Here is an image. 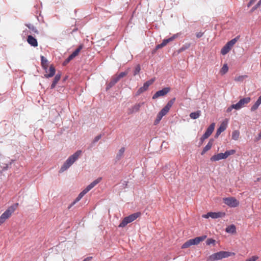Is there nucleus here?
Returning <instances> with one entry per match:
<instances>
[{"label":"nucleus","instance_id":"nucleus-1","mask_svg":"<svg viewBox=\"0 0 261 261\" xmlns=\"http://www.w3.org/2000/svg\"><path fill=\"white\" fill-rule=\"evenodd\" d=\"M81 153L82 151L79 150L70 155L61 167L59 172L62 173L68 169L76 161Z\"/></svg>","mask_w":261,"mask_h":261},{"label":"nucleus","instance_id":"nucleus-2","mask_svg":"<svg viewBox=\"0 0 261 261\" xmlns=\"http://www.w3.org/2000/svg\"><path fill=\"white\" fill-rule=\"evenodd\" d=\"M231 253L228 251H221L214 253L209 256L208 260L210 261H215L222 258H226L231 255Z\"/></svg>","mask_w":261,"mask_h":261},{"label":"nucleus","instance_id":"nucleus-3","mask_svg":"<svg viewBox=\"0 0 261 261\" xmlns=\"http://www.w3.org/2000/svg\"><path fill=\"white\" fill-rule=\"evenodd\" d=\"M206 238V236L203 235L200 237H195L194 239H191L185 243H184L181 246V248H187L192 245H196L198 244L200 242L203 241Z\"/></svg>","mask_w":261,"mask_h":261},{"label":"nucleus","instance_id":"nucleus-4","mask_svg":"<svg viewBox=\"0 0 261 261\" xmlns=\"http://www.w3.org/2000/svg\"><path fill=\"white\" fill-rule=\"evenodd\" d=\"M141 215L140 212L133 213L124 218L122 222L119 224V227H124L128 223L132 222Z\"/></svg>","mask_w":261,"mask_h":261},{"label":"nucleus","instance_id":"nucleus-5","mask_svg":"<svg viewBox=\"0 0 261 261\" xmlns=\"http://www.w3.org/2000/svg\"><path fill=\"white\" fill-rule=\"evenodd\" d=\"M18 203L8 207L0 216V226L12 215L14 212Z\"/></svg>","mask_w":261,"mask_h":261},{"label":"nucleus","instance_id":"nucleus-6","mask_svg":"<svg viewBox=\"0 0 261 261\" xmlns=\"http://www.w3.org/2000/svg\"><path fill=\"white\" fill-rule=\"evenodd\" d=\"M215 123H212L210 124V125L207 128L205 132L203 134L201 137L200 139L199 145H201L203 141L208 138L210 135L212 134L215 128Z\"/></svg>","mask_w":261,"mask_h":261},{"label":"nucleus","instance_id":"nucleus-7","mask_svg":"<svg viewBox=\"0 0 261 261\" xmlns=\"http://www.w3.org/2000/svg\"><path fill=\"white\" fill-rule=\"evenodd\" d=\"M224 203L230 207H236L239 205V201L234 197H226L223 198Z\"/></svg>","mask_w":261,"mask_h":261},{"label":"nucleus","instance_id":"nucleus-8","mask_svg":"<svg viewBox=\"0 0 261 261\" xmlns=\"http://www.w3.org/2000/svg\"><path fill=\"white\" fill-rule=\"evenodd\" d=\"M13 161H14V160H10L9 158L0 159V166L3 171L7 170Z\"/></svg>","mask_w":261,"mask_h":261},{"label":"nucleus","instance_id":"nucleus-9","mask_svg":"<svg viewBox=\"0 0 261 261\" xmlns=\"http://www.w3.org/2000/svg\"><path fill=\"white\" fill-rule=\"evenodd\" d=\"M154 81V79H152L145 82L143 86L137 90L135 95L136 96H139L140 94L146 91L149 86L153 83Z\"/></svg>","mask_w":261,"mask_h":261},{"label":"nucleus","instance_id":"nucleus-10","mask_svg":"<svg viewBox=\"0 0 261 261\" xmlns=\"http://www.w3.org/2000/svg\"><path fill=\"white\" fill-rule=\"evenodd\" d=\"M169 87H165L161 90L156 91L152 96V99H155L159 97L163 96L170 91Z\"/></svg>","mask_w":261,"mask_h":261},{"label":"nucleus","instance_id":"nucleus-11","mask_svg":"<svg viewBox=\"0 0 261 261\" xmlns=\"http://www.w3.org/2000/svg\"><path fill=\"white\" fill-rule=\"evenodd\" d=\"M88 192V191L85 188L82 191L80 192V193L78 195L74 200L68 206V208L70 209L76 203L79 201L82 198V197Z\"/></svg>","mask_w":261,"mask_h":261},{"label":"nucleus","instance_id":"nucleus-12","mask_svg":"<svg viewBox=\"0 0 261 261\" xmlns=\"http://www.w3.org/2000/svg\"><path fill=\"white\" fill-rule=\"evenodd\" d=\"M226 159V155L224 153H219L218 154H214L211 158L210 160L212 162L218 161L221 160H225Z\"/></svg>","mask_w":261,"mask_h":261},{"label":"nucleus","instance_id":"nucleus-13","mask_svg":"<svg viewBox=\"0 0 261 261\" xmlns=\"http://www.w3.org/2000/svg\"><path fill=\"white\" fill-rule=\"evenodd\" d=\"M251 100L250 97H246L241 99L237 103V106H238L239 109H241L243 107L245 104L248 103Z\"/></svg>","mask_w":261,"mask_h":261},{"label":"nucleus","instance_id":"nucleus-14","mask_svg":"<svg viewBox=\"0 0 261 261\" xmlns=\"http://www.w3.org/2000/svg\"><path fill=\"white\" fill-rule=\"evenodd\" d=\"M119 81V79H118L115 75H114L112 77V79L111 80L110 82L109 83L107 84L106 88V90L107 91L109 89L112 88Z\"/></svg>","mask_w":261,"mask_h":261},{"label":"nucleus","instance_id":"nucleus-15","mask_svg":"<svg viewBox=\"0 0 261 261\" xmlns=\"http://www.w3.org/2000/svg\"><path fill=\"white\" fill-rule=\"evenodd\" d=\"M227 124L225 122H223L220 126L217 128L216 133L215 135V138H218L219 135L224 132L226 128Z\"/></svg>","mask_w":261,"mask_h":261},{"label":"nucleus","instance_id":"nucleus-16","mask_svg":"<svg viewBox=\"0 0 261 261\" xmlns=\"http://www.w3.org/2000/svg\"><path fill=\"white\" fill-rule=\"evenodd\" d=\"M28 43L32 46L37 47L38 46L37 40L32 35H28Z\"/></svg>","mask_w":261,"mask_h":261},{"label":"nucleus","instance_id":"nucleus-17","mask_svg":"<svg viewBox=\"0 0 261 261\" xmlns=\"http://www.w3.org/2000/svg\"><path fill=\"white\" fill-rule=\"evenodd\" d=\"M209 215L210 216V217L212 218V219H217L224 217L225 216V213L224 212H210V214Z\"/></svg>","mask_w":261,"mask_h":261},{"label":"nucleus","instance_id":"nucleus-18","mask_svg":"<svg viewBox=\"0 0 261 261\" xmlns=\"http://www.w3.org/2000/svg\"><path fill=\"white\" fill-rule=\"evenodd\" d=\"M144 104V102L136 104L133 107L129 109V113L133 114L134 113L137 112L138 111H139L140 107L142 106Z\"/></svg>","mask_w":261,"mask_h":261},{"label":"nucleus","instance_id":"nucleus-19","mask_svg":"<svg viewBox=\"0 0 261 261\" xmlns=\"http://www.w3.org/2000/svg\"><path fill=\"white\" fill-rule=\"evenodd\" d=\"M102 179L101 177H98L96 179L93 181L91 182L88 186H87L85 189L88 192L92 189L94 186H95L97 184H98Z\"/></svg>","mask_w":261,"mask_h":261},{"label":"nucleus","instance_id":"nucleus-20","mask_svg":"<svg viewBox=\"0 0 261 261\" xmlns=\"http://www.w3.org/2000/svg\"><path fill=\"white\" fill-rule=\"evenodd\" d=\"M56 73V69L53 65H51L49 66V73L44 74V77L45 78H49L53 77L55 75Z\"/></svg>","mask_w":261,"mask_h":261},{"label":"nucleus","instance_id":"nucleus-21","mask_svg":"<svg viewBox=\"0 0 261 261\" xmlns=\"http://www.w3.org/2000/svg\"><path fill=\"white\" fill-rule=\"evenodd\" d=\"M47 62L48 60L44 56H41V66L44 70H45L46 72H47Z\"/></svg>","mask_w":261,"mask_h":261},{"label":"nucleus","instance_id":"nucleus-22","mask_svg":"<svg viewBox=\"0 0 261 261\" xmlns=\"http://www.w3.org/2000/svg\"><path fill=\"white\" fill-rule=\"evenodd\" d=\"M77 55L73 51L71 55H70L68 58L64 61L63 63V65H66L71 60H72L74 58L77 56Z\"/></svg>","mask_w":261,"mask_h":261},{"label":"nucleus","instance_id":"nucleus-23","mask_svg":"<svg viewBox=\"0 0 261 261\" xmlns=\"http://www.w3.org/2000/svg\"><path fill=\"white\" fill-rule=\"evenodd\" d=\"M225 231L227 233H234L236 232V227L234 224H231L226 228Z\"/></svg>","mask_w":261,"mask_h":261},{"label":"nucleus","instance_id":"nucleus-24","mask_svg":"<svg viewBox=\"0 0 261 261\" xmlns=\"http://www.w3.org/2000/svg\"><path fill=\"white\" fill-rule=\"evenodd\" d=\"M102 137V135L100 134L96 136L94 139H93V141L91 143V144L89 145V148L91 149L93 148L95 144L97 143Z\"/></svg>","mask_w":261,"mask_h":261},{"label":"nucleus","instance_id":"nucleus-25","mask_svg":"<svg viewBox=\"0 0 261 261\" xmlns=\"http://www.w3.org/2000/svg\"><path fill=\"white\" fill-rule=\"evenodd\" d=\"M125 151V148L124 147H121L118 151L116 156V160L117 161L120 160L121 158L123 156L124 152Z\"/></svg>","mask_w":261,"mask_h":261},{"label":"nucleus","instance_id":"nucleus-26","mask_svg":"<svg viewBox=\"0 0 261 261\" xmlns=\"http://www.w3.org/2000/svg\"><path fill=\"white\" fill-rule=\"evenodd\" d=\"M231 47H230L229 45H228L227 43L222 47L221 50V53L223 55H225L226 54H227L230 50L231 49Z\"/></svg>","mask_w":261,"mask_h":261},{"label":"nucleus","instance_id":"nucleus-27","mask_svg":"<svg viewBox=\"0 0 261 261\" xmlns=\"http://www.w3.org/2000/svg\"><path fill=\"white\" fill-rule=\"evenodd\" d=\"M261 104V100L257 98V100L255 101V103L251 107L250 110L251 112H254L256 110H257Z\"/></svg>","mask_w":261,"mask_h":261},{"label":"nucleus","instance_id":"nucleus-28","mask_svg":"<svg viewBox=\"0 0 261 261\" xmlns=\"http://www.w3.org/2000/svg\"><path fill=\"white\" fill-rule=\"evenodd\" d=\"M171 108L166 105L159 112V113L161 114L163 116L166 115V114L169 112L170 109Z\"/></svg>","mask_w":261,"mask_h":261},{"label":"nucleus","instance_id":"nucleus-29","mask_svg":"<svg viewBox=\"0 0 261 261\" xmlns=\"http://www.w3.org/2000/svg\"><path fill=\"white\" fill-rule=\"evenodd\" d=\"M200 111H197L196 112H192L190 114V117L191 119H196L200 116Z\"/></svg>","mask_w":261,"mask_h":261},{"label":"nucleus","instance_id":"nucleus-30","mask_svg":"<svg viewBox=\"0 0 261 261\" xmlns=\"http://www.w3.org/2000/svg\"><path fill=\"white\" fill-rule=\"evenodd\" d=\"M168 43L169 42H168V41L166 39H164L161 43H160L159 44H158L155 46V48L154 49V51L155 50H156L157 49H160V48H161L163 47L164 46L166 45L167 44V43Z\"/></svg>","mask_w":261,"mask_h":261},{"label":"nucleus","instance_id":"nucleus-31","mask_svg":"<svg viewBox=\"0 0 261 261\" xmlns=\"http://www.w3.org/2000/svg\"><path fill=\"white\" fill-rule=\"evenodd\" d=\"M25 25L28 28L29 30H31L33 32L36 33L37 34H39L38 31L36 28V27H35L33 24L31 23H27L25 24Z\"/></svg>","mask_w":261,"mask_h":261},{"label":"nucleus","instance_id":"nucleus-32","mask_svg":"<svg viewBox=\"0 0 261 261\" xmlns=\"http://www.w3.org/2000/svg\"><path fill=\"white\" fill-rule=\"evenodd\" d=\"M190 45H191V43H186L184 44L179 49L178 53H181V52L185 51V50L188 49L190 47Z\"/></svg>","mask_w":261,"mask_h":261},{"label":"nucleus","instance_id":"nucleus-33","mask_svg":"<svg viewBox=\"0 0 261 261\" xmlns=\"http://www.w3.org/2000/svg\"><path fill=\"white\" fill-rule=\"evenodd\" d=\"M214 142V139H211L206 145L203 148L206 151L209 150L212 147Z\"/></svg>","mask_w":261,"mask_h":261},{"label":"nucleus","instance_id":"nucleus-34","mask_svg":"<svg viewBox=\"0 0 261 261\" xmlns=\"http://www.w3.org/2000/svg\"><path fill=\"white\" fill-rule=\"evenodd\" d=\"M239 38V36H237L233 39L227 42L226 43L230 46V47H232V46L237 42Z\"/></svg>","mask_w":261,"mask_h":261},{"label":"nucleus","instance_id":"nucleus-35","mask_svg":"<svg viewBox=\"0 0 261 261\" xmlns=\"http://www.w3.org/2000/svg\"><path fill=\"white\" fill-rule=\"evenodd\" d=\"M239 132L238 130H234L232 133V139L234 140H237L239 137Z\"/></svg>","mask_w":261,"mask_h":261},{"label":"nucleus","instance_id":"nucleus-36","mask_svg":"<svg viewBox=\"0 0 261 261\" xmlns=\"http://www.w3.org/2000/svg\"><path fill=\"white\" fill-rule=\"evenodd\" d=\"M228 70V67L227 64L223 65V67L220 70V72L222 74H225Z\"/></svg>","mask_w":261,"mask_h":261},{"label":"nucleus","instance_id":"nucleus-37","mask_svg":"<svg viewBox=\"0 0 261 261\" xmlns=\"http://www.w3.org/2000/svg\"><path fill=\"white\" fill-rule=\"evenodd\" d=\"M236 152V150L235 149H231L229 150H226L224 153L226 155V159L231 155L234 154Z\"/></svg>","mask_w":261,"mask_h":261},{"label":"nucleus","instance_id":"nucleus-38","mask_svg":"<svg viewBox=\"0 0 261 261\" xmlns=\"http://www.w3.org/2000/svg\"><path fill=\"white\" fill-rule=\"evenodd\" d=\"M163 117V116L161 114L158 113L156 116V119L154 121V125H157L160 122V121L161 120Z\"/></svg>","mask_w":261,"mask_h":261},{"label":"nucleus","instance_id":"nucleus-39","mask_svg":"<svg viewBox=\"0 0 261 261\" xmlns=\"http://www.w3.org/2000/svg\"><path fill=\"white\" fill-rule=\"evenodd\" d=\"M261 5V0H259L258 3L254 6L250 10V12L252 13L254 12L255 10H256Z\"/></svg>","mask_w":261,"mask_h":261},{"label":"nucleus","instance_id":"nucleus-40","mask_svg":"<svg viewBox=\"0 0 261 261\" xmlns=\"http://www.w3.org/2000/svg\"><path fill=\"white\" fill-rule=\"evenodd\" d=\"M128 72L127 71H125L124 72H121L119 74L115 75L117 77L118 79H119V80H120L121 78H122L124 76H126Z\"/></svg>","mask_w":261,"mask_h":261},{"label":"nucleus","instance_id":"nucleus-41","mask_svg":"<svg viewBox=\"0 0 261 261\" xmlns=\"http://www.w3.org/2000/svg\"><path fill=\"white\" fill-rule=\"evenodd\" d=\"M61 73L58 72L55 76L54 81L53 82L57 83L60 80Z\"/></svg>","mask_w":261,"mask_h":261},{"label":"nucleus","instance_id":"nucleus-42","mask_svg":"<svg viewBox=\"0 0 261 261\" xmlns=\"http://www.w3.org/2000/svg\"><path fill=\"white\" fill-rule=\"evenodd\" d=\"M215 242H216V241L214 239L210 238V239H207V240L205 242V243L207 245H210L212 244H214Z\"/></svg>","mask_w":261,"mask_h":261},{"label":"nucleus","instance_id":"nucleus-43","mask_svg":"<svg viewBox=\"0 0 261 261\" xmlns=\"http://www.w3.org/2000/svg\"><path fill=\"white\" fill-rule=\"evenodd\" d=\"M178 36V34H176L169 37V38L166 39L168 42L173 41L176 38H177Z\"/></svg>","mask_w":261,"mask_h":261},{"label":"nucleus","instance_id":"nucleus-44","mask_svg":"<svg viewBox=\"0 0 261 261\" xmlns=\"http://www.w3.org/2000/svg\"><path fill=\"white\" fill-rule=\"evenodd\" d=\"M140 66L139 65H137L136 67H135V69L134 70V75H137L140 71Z\"/></svg>","mask_w":261,"mask_h":261},{"label":"nucleus","instance_id":"nucleus-45","mask_svg":"<svg viewBox=\"0 0 261 261\" xmlns=\"http://www.w3.org/2000/svg\"><path fill=\"white\" fill-rule=\"evenodd\" d=\"M83 48V45L81 44L77 47V48L74 51L76 54V55H78L79 53L82 49Z\"/></svg>","mask_w":261,"mask_h":261},{"label":"nucleus","instance_id":"nucleus-46","mask_svg":"<svg viewBox=\"0 0 261 261\" xmlns=\"http://www.w3.org/2000/svg\"><path fill=\"white\" fill-rule=\"evenodd\" d=\"M176 98L175 97H174L173 98H172L170 100H169L168 103H167V105L168 106H169L170 108L172 107V105H173L175 100Z\"/></svg>","mask_w":261,"mask_h":261},{"label":"nucleus","instance_id":"nucleus-47","mask_svg":"<svg viewBox=\"0 0 261 261\" xmlns=\"http://www.w3.org/2000/svg\"><path fill=\"white\" fill-rule=\"evenodd\" d=\"M258 258V257L256 255H254L246 259L245 261H256Z\"/></svg>","mask_w":261,"mask_h":261},{"label":"nucleus","instance_id":"nucleus-48","mask_svg":"<svg viewBox=\"0 0 261 261\" xmlns=\"http://www.w3.org/2000/svg\"><path fill=\"white\" fill-rule=\"evenodd\" d=\"M36 18L39 22H43V17L40 14L39 16H36Z\"/></svg>","mask_w":261,"mask_h":261},{"label":"nucleus","instance_id":"nucleus-49","mask_svg":"<svg viewBox=\"0 0 261 261\" xmlns=\"http://www.w3.org/2000/svg\"><path fill=\"white\" fill-rule=\"evenodd\" d=\"M164 174H165L164 176H165V178H166L167 179H168V178H171V179H172V176H173V178H174V176H175V175H174V173L171 174V176H169V177H168V173H166V172H165V173H164Z\"/></svg>","mask_w":261,"mask_h":261},{"label":"nucleus","instance_id":"nucleus-50","mask_svg":"<svg viewBox=\"0 0 261 261\" xmlns=\"http://www.w3.org/2000/svg\"><path fill=\"white\" fill-rule=\"evenodd\" d=\"M203 35V33L201 32H198L196 34V36L197 38H199L202 37Z\"/></svg>","mask_w":261,"mask_h":261},{"label":"nucleus","instance_id":"nucleus-51","mask_svg":"<svg viewBox=\"0 0 261 261\" xmlns=\"http://www.w3.org/2000/svg\"><path fill=\"white\" fill-rule=\"evenodd\" d=\"M237 103L236 104H232L230 106V108L232 109H235L236 110H239V108L238 107V106H237Z\"/></svg>","mask_w":261,"mask_h":261},{"label":"nucleus","instance_id":"nucleus-52","mask_svg":"<svg viewBox=\"0 0 261 261\" xmlns=\"http://www.w3.org/2000/svg\"><path fill=\"white\" fill-rule=\"evenodd\" d=\"M28 32L29 30L26 29L25 30L23 31L22 35L24 37L28 34Z\"/></svg>","mask_w":261,"mask_h":261},{"label":"nucleus","instance_id":"nucleus-53","mask_svg":"<svg viewBox=\"0 0 261 261\" xmlns=\"http://www.w3.org/2000/svg\"><path fill=\"white\" fill-rule=\"evenodd\" d=\"M255 0H250L249 3L247 4V7H250L252 4L255 2Z\"/></svg>","mask_w":261,"mask_h":261},{"label":"nucleus","instance_id":"nucleus-54","mask_svg":"<svg viewBox=\"0 0 261 261\" xmlns=\"http://www.w3.org/2000/svg\"><path fill=\"white\" fill-rule=\"evenodd\" d=\"M210 214V212H208L207 213V214H204V215H202V217L204 218H208L209 217H210V216L208 215Z\"/></svg>","mask_w":261,"mask_h":261},{"label":"nucleus","instance_id":"nucleus-55","mask_svg":"<svg viewBox=\"0 0 261 261\" xmlns=\"http://www.w3.org/2000/svg\"><path fill=\"white\" fill-rule=\"evenodd\" d=\"M57 84V83L53 82L51 85H50V89H54L56 87V85Z\"/></svg>","mask_w":261,"mask_h":261},{"label":"nucleus","instance_id":"nucleus-56","mask_svg":"<svg viewBox=\"0 0 261 261\" xmlns=\"http://www.w3.org/2000/svg\"><path fill=\"white\" fill-rule=\"evenodd\" d=\"M256 139L257 141L261 139V131L260 133L258 135V136L256 137Z\"/></svg>","mask_w":261,"mask_h":261},{"label":"nucleus","instance_id":"nucleus-57","mask_svg":"<svg viewBox=\"0 0 261 261\" xmlns=\"http://www.w3.org/2000/svg\"><path fill=\"white\" fill-rule=\"evenodd\" d=\"M232 110V109L230 108V107H228V108L227 109L226 112H227V113H229V112H231Z\"/></svg>","mask_w":261,"mask_h":261},{"label":"nucleus","instance_id":"nucleus-58","mask_svg":"<svg viewBox=\"0 0 261 261\" xmlns=\"http://www.w3.org/2000/svg\"><path fill=\"white\" fill-rule=\"evenodd\" d=\"M38 5H35L34 6V8L36 9V13H38L39 12V11L38 10Z\"/></svg>","mask_w":261,"mask_h":261},{"label":"nucleus","instance_id":"nucleus-59","mask_svg":"<svg viewBox=\"0 0 261 261\" xmlns=\"http://www.w3.org/2000/svg\"><path fill=\"white\" fill-rule=\"evenodd\" d=\"M206 152V151L203 148L202 151H201V155H203L204 154H205V153Z\"/></svg>","mask_w":261,"mask_h":261},{"label":"nucleus","instance_id":"nucleus-60","mask_svg":"<svg viewBox=\"0 0 261 261\" xmlns=\"http://www.w3.org/2000/svg\"><path fill=\"white\" fill-rule=\"evenodd\" d=\"M258 98L261 100V95L258 97Z\"/></svg>","mask_w":261,"mask_h":261}]
</instances>
